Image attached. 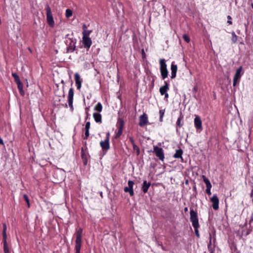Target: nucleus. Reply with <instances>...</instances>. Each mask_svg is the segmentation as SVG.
Wrapping results in <instances>:
<instances>
[{"label":"nucleus","instance_id":"obj_1","mask_svg":"<svg viewBox=\"0 0 253 253\" xmlns=\"http://www.w3.org/2000/svg\"><path fill=\"white\" fill-rule=\"evenodd\" d=\"M65 43L67 45V52H73L76 48V40L73 37V34H67L65 36Z\"/></svg>","mask_w":253,"mask_h":253},{"label":"nucleus","instance_id":"obj_2","mask_svg":"<svg viewBox=\"0 0 253 253\" xmlns=\"http://www.w3.org/2000/svg\"><path fill=\"white\" fill-rule=\"evenodd\" d=\"M83 229L80 228L77 232L76 240V253H80V250L82 246Z\"/></svg>","mask_w":253,"mask_h":253},{"label":"nucleus","instance_id":"obj_3","mask_svg":"<svg viewBox=\"0 0 253 253\" xmlns=\"http://www.w3.org/2000/svg\"><path fill=\"white\" fill-rule=\"evenodd\" d=\"M190 221L194 229L198 228L199 227V221L197 213L193 210H191L190 212Z\"/></svg>","mask_w":253,"mask_h":253},{"label":"nucleus","instance_id":"obj_4","mask_svg":"<svg viewBox=\"0 0 253 253\" xmlns=\"http://www.w3.org/2000/svg\"><path fill=\"white\" fill-rule=\"evenodd\" d=\"M45 9L46 12L47 22L50 27H53L55 25L54 21L52 14L51 10L49 5L46 6Z\"/></svg>","mask_w":253,"mask_h":253},{"label":"nucleus","instance_id":"obj_5","mask_svg":"<svg viewBox=\"0 0 253 253\" xmlns=\"http://www.w3.org/2000/svg\"><path fill=\"white\" fill-rule=\"evenodd\" d=\"M242 67H240L236 71L235 74L233 78V85L234 86H236L237 83L239 82L240 78L242 77Z\"/></svg>","mask_w":253,"mask_h":253},{"label":"nucleus","instance_id":"obj_6","mask_svg":"<svg viewBox=\"0 0 253 253\" xmlns=\"http://www.w3.org/2000/svg\"><path fill=\"white\" fill-rule=\"evenodd\" d=\"M154 152L156 156L159 158V159L162 161L165 159L164 150L162 148H160L157 146H154Z\"/></svg>","mask_w":253,"mask_h":253},{"label":"nucleus","instance_id":"obj_7","mask_svg":"<svg viewBox=\"0 0 253 253\" xmlns=\"http://www.w3.org/2000/svg\"><path fill=\"white\" fill-rule=\"evenodd\" d=\"M74 97V90L72 88H70L68 95V101L70 109L72 111H73L74 108L73 105Z\"/></svg>","mask_w":253,"mask_h":253},{"label":"nucleus","instance_id":"obj_8","mask_svg":"<svg viewBox=\"0 0 253 253\" xmlns=\"http://www.w3.org/2000/svg\"><path fill=\"white\" fill-rule=\"evenodd\" d=\"M134 183L131 180H129L128 181V186L125 187L124 188V191L125 192H128L129 195L131 196H133L134 195V191H133V185Z\"/></svg>","mask_w":253,"mask_h":253},{"label":"nucleus","instance_id":"obj_9","mask_svg":"<svg viewBox=\"0 0 253 253\" xmlns=\"http://www.w3.org/2000/svg\"><path fill=\"white\" fill-rule=\"evenodd\" d=\"M165 85L161 86L160 88V92L162 95H165V97L167 98L169 97L168 91L169 89V84L167 82H165Z\"/></svg>","mask_w":253,"mask_h":253},{"label":"nucleus","instance_id":"obj_10","mask_svg":"<svg viewBox=\"0 0 253 253\" xmlns=\"http://www.w3.org/2000/svg\"><path fill=\"white\" fill-rule=\"evenodd\" d=\"M194 126L197 130L201 131L203 129L202 121L199 116H196L194 119Z\"/></svg>","mask_w":253,"mask_h":253},{"label":"nucleus","instance_id":"obj_11","mask_svg":"<svg viewBox=\"0 0 253 253\" xmlns=\"http://www.w3.org/2000/svg\"><path fill=\"white\" fill-rule=\"evenodd\" d=\"M139 125L140 126H144L147 125L148 123V117L145 113H144L139 117Z\"/></svg>","mask_w":253,"mask_h":253},{"label":"nucleus","instance_id":"obj_12","mask_svg":"<svg viewBox=\"0 0 253 253\" xmlns=\"http://www.w3.org/2000/svg\"><path fill=\"white\" fill-rule=\"evenodd\" d=\"M211 200L212 203V208L214 210H217L219 208V199L216 194H214Z\"/></svg>","mask_w":253,"mask_h":253},{"label":"nucleus","instance_id":"obj_13","mask_svg":"<svg viewBox=\"0 0 253 253\" xmlns=\"http://www.w3.org/2000/svg\"><path fill=\"white\" fill-rule=\"evenodd\" d=\"M118 130L117 131V132L116 133V136H115V138H117L118 137H119L123 133V128H124V121L122 119H120L118 122Z\"/></svg>","mask_w":253,"mask_h":253},{"label":"nucleus","instance_id":"obj_14","mask_svg":"<svg viewBox=\"0 0 253 253\" xmlns=\"http://www.w3.org/2000/svg\"><path fill=\"white\" fill-rule=\"evenodd\" d=\"M75 80L78 89H80L82 86V79L81 78L79 73L75 74Z\"/></svg>","mask_w":253,"mask_h":253},{"label":"nucleus","instance_id":"obj_15","mask_svg":"<svg viewBox=\"0 0 253 253\" xmlns=\"http://www.w3.org/2000/svg\"><path fill=\"white\" fill-rule=\"evenodd\" d=\"M100 146L103 150L108 151L110 149L109 140L108 139H105L103 141L100 142Z\"/></svg>","mask_w":253,"mask_h":253},{"label":"nucleus","instance_id":"obj_16","mask_svg":"<svg viewBox=\"0 0 253 253\" xmlns=\"http://www.w3.org/2000/svg\"><path fill=\"white\" fill-rule=\"evenodd\" d=\"M170 70H171V78L174 79L175 78L176 76V73L177 71V66L174 63V62H172L170 66Z\"/></svg>","mask_w":253,"mask_h":253},{"label":"nucleus","instance_id":"obj_17","mask_svg":"<svg viewBox=\"0 0 253 253\" xmlns=\"http://www.w3.org/2000/svg\"><path fill=\"white\" fill-rule=\"evenodd\" d=\"M83 43L84 47L89 48L92 44V41L89 37H83Z\"/></svg>","mask_w":253,"mask_h":253},{"label":"nucleus","instance_id":"obj_18","mask_svg":"<svg viewBox=\"0 0 253 253\" xmlns=\"http://www.w3.org/2000/svg\"><path fill=\"white\" fill-rule=\"evenodd\" d=\"M151 185V183L150 182H147L146 180H144L143 181L142 186V190L144 193H146L148 192V190Z\"/></svg>","mask_w":253,"mask_h":253},{"label":"nucleus","instance_id":"obj_19","mask_svg":"<svg viewBox=\"0 0 253 253\" xmlns=\"http://www.w3.org/2000/svg\"><path fill=\"white\" fill-rule=\"evenodd\" d=\"M183 154V151L181 149L176 150L175 153L173 155V157L175 158H180L181 159V161H183V159L182 157Z\"/></svg>","mask_w":253,"mask_h":253},{"label":"nucleus","instance_id":"obj_20","mask_svg":"<svg viewBox=\"0 0 253 253\" xmlns=\"http://www.w3.org/2000/svg\"><path fill=\"white\" fill-rule=\"evenodd\" d=\"M93 118L96 123H101L102 116L101 115L98 113H94L93 114Z\"/></svg>","mask_w":253,"mask_h":253},{"label":"nucleus","instance_id":"obj_21","mask_svg":"<svg viewBox=\"0 0 253 253\" xmlns=\"http://www.w3.org/2000/svg\"><path fill=\"white\" fill-rule=\"evenodd\" d=\"M160 71L163 70L167 69V64L166 63V60L164 59H160Z\"/></svg>","mask_w":253,"mask_h":253},{"label":"nucleus","instance_id":"obj_22","mask_svg":"<svg viewBox=\"0 0 253 253\" xmlns=\"http://www.w3.org/2000/svg\"><path fill=\"white\" fill-rule=\"evenodd\" d=\"M16 84L17 85V87L19 90L20 93L21 95H24L25 93H24V91L23 90V84H22V82H20L17 83H16Z\"/></svg>","mask_w":253,"mask_h":253},{"label":"nucleus","instance_id":"obj_23","mask_svg":"<svg viewBox=\"0 0 253 253\" xmlns=\"http://www.w3.org/2000/svg\"><path fill=\"white\" fill-rule=\"evenodd\" d=\"M161 74L163 79H165L167 78L168 75V69L163 70L160 71Z\"/></svg>","mask_w":253,"mask_h":253},{"label":"nucleus","instance_id":"obj_24","mask_svg":"<svg viewBox=\"0 0 253 253\" xmlns=\"http://www.w3.org/2000/svg\"><path fill=\"white\" fill-rule=\"evenodd\" d=\"M202 178L204 182L206 185V187L212 186L210 180L208 178H207L205 175H203Z\"/></svg>","mask_w":253,"mask_h":253},{"label":"nucleus","instance_id":"obj_25","mask_svg":"<svg viewBox=\"0 0 253 253\" xmlns=\"http://www.w3.org/2000/svg\"><path fill=\"white\" fill-rule=\"evenodd\" d=\"M102 110V106L101 103L98 102L94 107V110L97 111L98 112H101Z\"/></svg>","mask_w":253,"mask_h":253},{"label":"nucleus","instance_id":"obj_26","mask_svg":"<svg viewBox=\"0 0 253 253\" xmlns=\"http://www.w3.org/2000/svg\"><path fill=\"white\" fill-rule=\"evenodd\" d=\"M12 76L14 78V80H15V82H16V83H19V82H20L21 81L20 80V78H19V76L18 75V74L16 73H12Z\"/></svg>","mask_w":253,"mask_h":253},{"label":"nucleus","instance_id":"obj_27","mask_svg":"<svg viewBox=\"0 0 253 253\" xmlns=\"http://www.w3.org/2000/svg\"><path fill=\"white\" fill-rule=\"evenodd\" d=\"M92 31L91 30H84L83 32V37H89L90 34L91 33Z\"/></svg>","mask_w":253,"mask_h":253},{"label":"nucleus","instance_id":"obj_28","mask_svg":"<svg viewBox=\"0 0 253 253\" xmlns=\"http://www.w3.org/2000/svg\"><path fill=\"white\" fill-rule=\"evenodd\" d=\"M183 117L180 116L177 120L176 125L179 126V127H181L183 126V123L182 122Z\"/></svg>","mask_w":253,"mask_h":253},{"label":"nucleus","instance_id":"obj_29","mask_svg":"<svg viewBox=\"0 0 253 253\" xmlns=\"http://www.w3.org/2000/svg\"><path fill=\"white\" fill-rule=\"evenodd\" d=\"M231 34H232V41L233 42L236 43L238 40V37L235 34V32H233Z\"/></svg>","mask_w":253,"mask_h":253},{"label":"nucleus","instance_id":"obj_30","mask_svg":"<svg viewBox=\"0 0 253 253\" xmlns=\"http://www.w3.org/2000/svg\"><path fill=\"white\" fill-rule=\"evenodd\" d=\"M73 14L72 11L70 9H67L66 10L65 15L67 18H69L72 16Z\"/></svg>","mask_w":253,"mask_h":253},{"label":"nucleus","instance_id":"obj_31","mask_svg":"<svg viewBox=\"0 0 253 253\" xmlns=\"http://www.w3.org/2000/svg\"><path fill=\"white\" fill-rule=\"evenodd\" d=\"M132 146L133 150L136 152L137 155H138L140 153V149L139 147L136 144H134Z\"/></svg>","mask_w":253,"mask_h":253},{"label":"nucleus","instance_id":"obj_32","mask_svg":"<svg viewBox=\"0 0 253 253\" xmlns=\"http://www.w3.org/2000/svg\"><path fill=\"white\" fill-rule=\"evenodd\" d=\"M3 251H4V253H9V248H8V245H7V243H5V244H3Z\"/></svg>","mask_w":253,"mask_h":253},{"label":"nucleus","instance_id":"obj_33","mask_svg":"<svg viewBox=\"0 0 253 253\" xmlns=\"http://www.w3.org/2000/svg\"><path fill=\"white\" fill-rule=\"evenodd\" d=\"M159 113L160 115V121L161 122H162L163 121V118L164 115L165 110H160L159 111Z\"/></svg>","mask_w":253,"mask_h":253},{"label":"nucleus","instance_id":"obj_34","mask_svg":"<svg viewBox=\"0 0 253 253\" xmlns=\"http://www.w3.org/2000/svg\"><path fill=\"white\" fill-rule=\"evenodd\" d=\"M183 39L184 40V41L187 42V43L189 42L190 41V39L189 37L188 36L185 34L183 36Z\"/></svg>","mask_w":253,"mask_h":253},{"label":"nucleus","instance_id":"obj_35","mask_svg":"<svg viewBox=\"0 0 253 253\" xmlns=\"http://www.w3.org/2000/svg\"><path fill=\"white\" fill-rule=\"evenodd\" d=\"M23 197L27 204L28 207H30V202L28 196L26 194H24Z\"/></svg>","mask_w":253,"mask_h":253},{"label":"nucleus","instance_id":"obj_36","mask_svg":"<svg viewBox=\"0 0 253 253\" xmlns=\"http://www.w3.org/2000/svg\"><path fill=\"white\" fill-rule=\"evenodd\" d=\"M89 129H85V135L84 137V139H86L89 135Z\"/></svg>","mask_w":253,"mask_h":253},{"label":"nucleus","instance_id":"obj_37","mask_svg":"<svg viewBox=\"0 0 253 253\" xmlns=\"http://www.w3.org/2000/svg\"><path fill=\"white\" fill-rule=\"evenodd\" d=\"M2 236H3V244L7 243V235L6 233H2Z\"/></svg>","mask_w":253,"mask_h":253},{"label":"nucleus","instance_id":"obj_38","mask_svg":"<svg viewBox=\"0 0 253 253\" xmlns=\"http://www.w3.org/2000/svg\"><path fill=\"white\" fill-rule=\"evenodd\" d=\"M211 187L212 186H209V187H206L207 188H206V192L207 193V194L209 195H211Z\"/></svg>","mask_w":253,"mask_h":253},{"label":"nucleus","instance_id":"obj_39","mask_svg":"<svg viewBox=\"0 0 253 253\" xmlns=\"http://www.w3.org/2000/svg\"><path fill=\"white\" fill-rule=\"evenodd\" d=\"M227 19H228L227 23L229 25H232V17L230 15H228Z\"/></svg>","mask_w":253,"mask_h":253},{"label":"nucleus","instance_id":"obj_40","mask_svg":"<svg viewBox=\"0 0 253 253\" xmlns=\"http://www.w3.org/2000/svg\"><path fill=\"white\" fill-rule=\"evenodd\" d=\"M90 127V123L89 122H87L85 125V129H89Z\"/></svg>","mask_w":253,"mask_h":253},{"label":"nucleus","instance_id":"obj_41","mask_svg":"<svg viewBox=\"0 0 253 253\" xmlns=\"http://www.w3.org/2000/svg\"><path fill=\"white\" fill-rule=\"evenodd\" d=\"M7 227L5 223L3 224V231L2 233H6Z\"/></svg>","mask_w":253,"mask_h":253},{"label":"nucleus","instance_id":"obj_42","mask_svg":"<svg viewBox=\"0 0 253 253\" xmlns=\"http://www.w3.org/2000/svg\"><path fill=\"white\" fill-rule=\"evenodd\" d=\"M129 141H130V142H131V144L132 145H133L134 144H135V143L134 142V140L133 138L132 137H129Z\"/></svg>","mask_w":253,"mask_h":253},{"label":"nucleus","instance_id":"obj_43","mask_svg":"<svg viewBox=\"0 0 253 253\" xmlns=\"http://www.w3.org/2000/svg\"><path fill=\"white\" fill-rule=\"evenodd\" d=\"M141 53H142V58L143 59L145 58H146V54H145V53L144 52V50L143 49H142L141 50Z\"/></svg>","mask_w":253,"mask_h":253},{"label":"nucleus","instance_id":"obj_44","mask_svg":"<svg viewBox=\"0 0 253 253\" xmlns=\"http://www.w3.org/2000/svg\"><path fill=\"white\" fill-rule=\"evenodd\" d=\"M195 234H196V236L198 237H199L200 235H199V231H198V228L195 229Z\"/></svg>","mask_w":253,"mask_h":253},{"label":"nucleus","instance_id":"obj_45","mask_svg":"<svg viewBox=\"0 0 253 253\" xmlns=\"http://www.w3.org/2000/svg\"><path fill=\"white\" fill-rule=\"evenodd\" d=\"M105 139H108V140H110V132H108L106 133V138Z\"/></svg>","mask_w":253,"mask_h":253},{"label":"nucleus","instance_id":"obj_46","mask_svg":"<svg viewBox=\"0 0 253 253\" xmlns=\"http://www.w3.org/2000/svg\"><path fill=\"white\" fill-rule=\"evenodd\" d=\"M83 28L84 29V30H86V29H87V27L85 24L83 25Z\"/></svg>","mask_w":253,"mask_h":253},{"label":"nucleus","instance_id":"obj_47","mask_svg":"<svg viewBox=\"0 0 253 253\" xmlns=\"http://www.w3.org/2000/svg\"><path fill=\"white\" fill-rule=\"evenodd\" d=\"M0 144L3 145V141L2 138L0 137Z\"/></svg>","mask_w":253,"mask_h":253},{"label":"nucleus","instance_id":"obj_48","mask_svg":"<svg viewBox=\"0 0 253 253\" xmlns=\"http://www.w3.org/2000/svg\"><path fill=\"white\" fill-rule=\"evenodd\" d=\"M210 244H211V235H210Z\"/></svg>","mask_w":253,"mask_h":253},{"label":"nucleus","instance_id":"obj_49","mask_svg":"<svg viewBox=\"0 0 253 253\" xmlns=\"http://www.w3.org/2000/svg\"><path fill=\"white\" fill-rule=\"evenodd\" d=\"M184 211H188V208H185Z\"/></svg>","mask_w":253,"mask_h":253},{"label":"nucleus","instance_id":"obj_50","mask_svg":"<svg viewBox=\"0 0 253 253\" xmlns=\"http://www.w3.org/2000/svg\"><path fill=\"white\" fill-rule=\"evenodd\" d=\"M162 249L164 251H165V248H164V247H163V246L162 247Z\"/></svg>","mask_w":253,"mask_h":253},{"label":"nucleus","instance_id":"obj_51","mask_svg":"<svg viewBox=\"0 0 253 253\" xmlns=\"http://www.w3.org/2000/svg\"><path fill=\"white\" fill-rule=\"evenodd\" d=\"M10 253V252L9 253Z\"/></svg>","mask_w":253,"mask_h":253}]
</instances>
